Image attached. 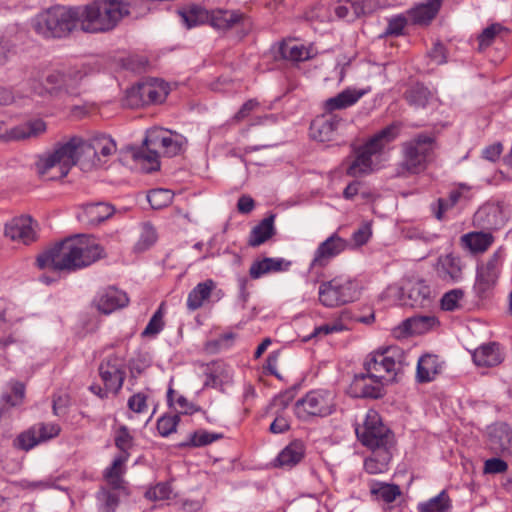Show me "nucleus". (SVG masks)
<instances>
[{
	"mask_svg": "<svg viewBox=\"0 0 512 512\" xmlns=\"http://www.w3.org/2000/svg\"><path fill=\"white\" fill-rule=\"evenodd\" d=\"M127 493L126 490L101 489L97 494L99 502V512H115L118 504L120 493Z\"/></svg>",
	"mask_w": 512,
	"mask_h": 512,
	"instance_id": "nucleus-45",
	"label": "nucleus"
},
{
	"mask_svg": "<svg viewBox=\"0 0 512 512\" xmlns=\"http://www.w3.org/2000/svg\"><path fill=\"white\" fill-rule=\"evenodd\" d=\"M166 135L161 137H146L144 143H150L165 157H175L185 152L188 141L186 137L173 130H165Z\"/></svg>",
	"mask_w": 512,
	"mask_h": 512,
	"instance_id": "nucleus-18",
	"label": "nucleus"
},
{
	"mask_svg": "<svg viewBox=\"0 0 512 512\" xmlns=\"http://www.w3.org/2000/svg\"><path fill=\"white\" fill-rule=\"evenodd\" d=\"M171 493L172 489L168 483H158L156 486L148 490L146 495L152 500H166L170 498Z\"/></svg>",
	"mask_w": 512,
	"mask_h": 512,
	"instance_id": "nucleus-62",
	"label": "nucleus"
},
{
	"mask_svg": "<svg viewBox=\"0 0 512 512\" xmlns=\"http://www.w3.org/2000/svg\"><path fill=\"white\" fill-rule=\"evenodd\" d=\"M441 365L436 355L426 354L417 363L416 380L419 383L431 382L440 373Z\"/></svg>",
	"mask_w": 512,
	"mask_h": 512,
	"instance_id": "nucleus-35",
	"label": "nucleus"
},
{
	"mask_svg": "<svg viewBox=\"0 0 512 512\" xmlns=\"http://www.w3.org/2000/svg\"><path fill=\"white\" fill-rule=\"evenodd\" d=\"M103 253V248L93 236L76 235L39 255L37 264L40 268L72 272L95 263Z\"/></svg>",
	"mask_w": 512,
	"mask_h": 512,
	"instance_id": "nucleus-2",
	"label": "nucleus"
},
{
	"mask_svg": "<svg viewBox=\"0 0 512 512\" xmlns=\"http://www.w3.org/2000/svg\"><path fill=\"white\" fill-rule=\"evenodd\" d=\"M508 470V464L500 458H490L484 463V474H502Z\"/></svg>",
	"mask_w": 512,
	"mask_h": 512,
	"instance_id": "nucleus-61",
	"label": "nucleus"
},
{
	"mask_svg": "<svg viewBox=\"0 0 512 512\" xmlns=\"http://www.w3.org/2000/svg\"><path fill=\"white\" fill-rule=\"evenodd\" d=\"M357 438L366 447L372 449L392 448L393 434L382 423L374 410H369L362 425L355 429Z\"/></svg>",
	"mask_w": 512,
	"mask_h": 512,
	"instance_id": "nucleus-12",
	"label": "nucleus"
},
{
	"mask_svg": "<svg viewBox=\"0 0 512 512\" xmlns=\"http://www.w3.org/2000/svg\"><path fill=\"white\" fill-rule=\"evenodd\" d=\"M157 239L156 230L151 225H144L141 235L134 246L136 252H143L149 249Z\"/></svg>",
	"mask_w": 512,
	"mask_h": 512,
	"instance_id": "nucleus-52",
	"label": "nucleus"
},
{
	"mask_svg": "<svg viewBox=\"0 0 512 512\" xmlns=\"http://www.w3.org/2000/svg\"><path fill=\"white\" fill-rule=\"evenodd\" d=\"M360 289L356 281L337 276L329 281H323L319 285V302L328 308H335L357 300Z\"/></svg>",
	"mask_w": 512,
	"mask_h": 512,
	"instance_id": "nucleus-9",
	"label": "nucleus"
},
{
	"mask_svg": "<svg viewBox=\"0 0 512 512\" xmlns=\"http://www.w3.org/2000/svg\"><path fill=\"white\" fill-rule=\"evenodd\" d=\"M398 137L397 130H379L361 145H353V161L346 170L351 177L368 175L373 171L372 157L383 153L385 148Z\"/></svg>",
	"mask_w": 512,
	"mask_h": 512,
	"instance_id": "nucleus-6",
	"label": "nucleus"
},
{
	"mask_svg": "<svg viewBox=\"0 0 512 512\" xmlns=\"http://www.w3.org/2000/svg\"><path fill=\"white\" fill-rule=\"evenodd\" d=\"M36 222L28 215L12 218L5 224V236L12 241L29 245L36 241Z\"/></svg>",
	"mask_w": 512,
	"mask_h": 512,
	"instance_id": "nucleus-17",
	"label": "nucleus"
},
{
	"mask_svg": "<svg viewBox=\"0 0 512 512\" xmlns=\"http://www.w3.org/2000/svg\"><path fill=\"white\" fill-rule=\"evenodd\" d=\"M409 305L411 307L424 308L431 304V289L423 280L412 284L408 290Z\"/></svg>",
	"mask_w": 512,
	"mask_h": 512,
	"instance_id": "nucleus-41",
	"label": "nucleus"
},
{
	"mask_svg": "<svg viewBox=\"0 0 512 512\" xmlns=\"http://www.w3.org/2000/svg\"><path fill=\"white\" fill-rule=\"evenodd\" d=\"M84 74L79 70H71L67 73L53 71L46 77L50 89L55 91L63 99L66 107L70 109V116L75 119L85 117L92 106L88 104H78L77 97L80 92L78 86Z\"/></svg>",
	"mask_w": 512,
	"mask_h": 512,
	"instance_id": "nucleus-7",
	"label": "nucleus"
},
{
	"mask_svg": "<svg viewBox=\"0 0 512 512\" xmlns=\"http://www.w3.org/2000/svg\"><path fill=\"white\" fill-rule=\"evenodd\" d=\"M41 442L59 435L60 426L56 423H38L33 426Z\"/></svg>",
	"mask_w": 512,
	"mask_h": 512,
	"instance_id": "nucleus-57",
	"label": "nucleus"
},
{
	"mask_svg": "<svg viewBox=\"0 0 512 512\" xmlns=\"http://www.w3.org/2000/svg\"><path fill=\"white\" fill-rule=\"evenodd\" d=\"M279 53L283 59L292 62L309 60L315 54L312 46H305L293 39L283 40L279 46Z\"/></svg>",
	"mask_w": 512,
	"mask_h": 512,
	"instance_id": "nucleus-28",
	"label": "nucleus"
},
{
	"mask_svg": "<svg viewBox=\"0 0 512 512\" xmlns=\"http://www.w3.org/2000/svg\"><path fill=\"white\" fill-rule=\"evenodd\" d=\"M25 399V385L22 382L11 380L7 384V390L3 392L1 401L4 407H17L23 404Z\"/></svg>",
	"mask_w": 512,
	"mask_h": 512,
	"instance_id": "nucleus-42",
	"label": "nucleus"
},
{
	"mask_svg": "<svg viewBox=\"0 0 512 512\" xmlns=\"http://www.w3.org/2000/svg\"><path fill=\"white\" fill-rule=\"evenodd\" d=\"M116 151V144L111 138H96L91 142L74 136L64 143L56 145L36 162V171L44 180H59L67 176L70 169L83 158L91 167L101 166L99 155L110 156Z\"/></svg>",
	"mask_w": 512,
	"mask_h": 512,
	"instance_id": "nucleus-1",
	"label": "nucleus"
},
{
	"mask_svg": "<svg viewBox=\"0 0 512 512\" xmlns=\"http://www.w3.org/2000/svg\"><path fill=\"white\" fill-rule=\"evenodd\" d=\"M370 492L377 499L383 500L385 503H392L401 495L400 487L396 484L373 481L370 484Z\"/></svg>",
	"mask_w": 512,
	"mask_h": 512,
	"instance_id": "nucleus-43",
	"label": "nucleus"
},
{
	"mask_svg": "<svg viewBox=\"0 0 512 512\" xmlns=\"http://www.w3.org/2000/svg\"><path fill=\"white\" fill-rule=\"evenodd\" d=\"M18 442L20 448L28 451L41 443L36 431L34 430L33 426L26 432L22 433L18 437Z\"/></svg>",
	"mask_w": 512,
	"mask_h": 512,
	"instance_id": "nucleus-60",
	"label": "nucleus"
},
{
	"mask_svg": "<svg viewBox=\"0 0 512 512\" xmlns=\"http://www.w3.org/2000/svg\"><path fill=\"white\" fill-rule=\"evenodd\" d=\"M215 282L207 279L198 283L188 294L186 306L189 311H195L203 306L215 289Z\"/></svg>",
	"mask_w": 512,
	"mask_h": 512,
	"instance_id": "nucleus-37",
	"label": "nucleus"
},
{
	"mask_svg": "<svg viewBox=\"0 0 512 512\" xmlns=\"http://www.w3.org/2000/svg\"><path fill=\"white\" fill-rule=\"evenodd\" d=\"M505 28L499 24L494 23L486 27L479 36L480 49L490 46L497 35L503 32Z\"/></svg>",
	"mask_w": 512,
	"mask_h": 512,
	"instance_id": "nucleus-56",
	"label": "nucleus"
},
{
	"mask_svg": "<svg viewBox=\"0 0 512 512\" xmlns=\"http://www.w3.org/2000/svg\"><path fill=\"white\" fill-rule=\"evenodd\" d=\"M464 266L459 256L450 253L438 257L435 271L442 281L454 284L463 279Z\"/></svg>",
	"mask_w": 512,
	"mask_h": 512,
	"instance_id": "nucleus-20",
	"label": "nucleus"
},
{
	"mask_svg": "<svg viewBox=\"0 0 512 512\" xmlns=\"http://www.w3.org/2000/svg\"><path fill=\"white\" fill-rule=\"evenodd\" d=\"M163 312H162V305L159 307V309L152 315L150 318L147 326L145 327L144 331L142 332L143 336H155L158 333H160L164 327V321H163Z\"/></svg>",
	"mask_w": 512,
	"mask_h": 512,
	"instance_id": "nucleus-55",
	"label": "nucleus"
},
{
	"mask_svg": "<svg viewBox=\"0 0 512 512\" xmlns=\"http://www.w3.org/2000/svg\"><path fill=\"white\" fill-rule=\"evenodd\" d=\"M460 243L472 254L484 253L494 243V236L491 232L473 231L462 235Z\"/></svg>",
	"mask_w": 512,
	"mask_h": 512,
	"instance_id": "nucleus-30",
	"label": "nucleus"
},
{
	"mask_svg": "<svg viewBox=\"0 0 512 512\" xmlns=\"http://www.w3.org/2000/svg\"><path fill=\"white\" fill-rule=\"evenodd\" d=\"M506 217L501 203H486L474 214L473 224L486 230H496L505 224Z\"/></svg>",
	"mask_w": 512,
	"mask_h": 512,
	"instance_id": "nucleus-19",
	"label": "nucleus"
},
{
	"mask_svg": "<svg viewBox=\"0 0 512 512\" xmlns=\"http://www.w3.org/2000/svg\"><path fill=\"white\" fill-rule=\"evenodd\" d=\"M451 499L445 490H442L437 496L426 502L419 503V512H450Z\"/></svg>",
	"mask_w": 512,
	"mask_h": 512,
	"instance_id": "nucleus-44",
	"label": "nucleus"
},
{
	"mask_svg": "<svg viewBox=\"0 0 512 512\" xmlns=\"http://www.w3.org/2000/svg\"><path fill=\"white\" fill-rule=\"evenodd\" d=\"M407 24V20L402 15L392 17L388 21V25L385 29V36H399L403 33V30Z\"/></svg>",
	"mask_w": 512,
	"mask_h": 512,
	"instance_id": "nucleus-59",
	"label": "nucleus"
},
{
	"mask_svg": "<svg viewBox=\"0 0 512 512\" xmlns=\"http://www.w3.org/2000/svg\"><path fill=\"white\" fill-rule=\"evenodd\" d=\"M169 94V85L163 80L150 78L138 83L126 91L123 105L139 108L151 104H160Z\"/></svg>",
	"mask_w": 512,
	"mask_h": 512,
	"instance_id": "nucleus-11",
	"label": "nucleus"
},
{
	"mask_svg": "<svg viewBox=\"0 0 512 512\" xmlns=\"http://www.w3.org/2000/svg\"><path fill=\"white\" fill-rule=\"evenodd\" d=\"M309 138L323 144L325 147L344 144L343 137L338 130H309Z\"/></svg>",
	"mask_w": 512,
	"mask_h": 512,
	"instance_id": "nucleus-47",
	"label": "nucleus"
},
{
	"mask_svg": "<svg viewBox=\"0 0 512 512\" xmlns=\"http://www.w3.org/2000/svg\"><path fill=\"white\" fill-rule=\"evenodd\" d=\"M129 14L130 5L126 0H100L78 12V23L84 32L103 33L113 30Z\"/></svg>",
	"mask_w": 512,
	"mask_h": 512,
	"instance_id": "nucleus-3",
	"label": "nucleus"
},
{
	"mask_svg": "<svg viewBox=\"0 0 512 512\" xmlns=\"http://www.w3.org/2000/svg\"><path fill=\"white\" fill-rule=\"evenodd\" d=\"M222 437V434L211 433L201 429L190 434L189 439L180 443L179 447H203L221 439Z\"/></svg>",
	"mask_w": 512,
	"mask_h": 512,
	"instance_id": "nucleus-46",
	"label": "nucleus"
},
{
	"mask_svg": "<svg viewBox=\"0 0 512 512\" xmlns=\"http://www.w3.org/2000/svg\"><path fill=\"white\" fill-rule=\"evenodd\" d=\"M128 457L129 454L117 456L113 460L112 465L105 470L104 476L114 490H126L122 475L124 473V464Z\"/></svg>",
	"mask_w": 512,
	"mask_h": 512,
	"instance_id": "nucleus-39",
	"label": "nucleus"
},
{
	"mask_svg": "<svg viewBox=\"0 0 512 512\" xmlns=\"http://www.w3.org/2000/svg\"><path fill=\"white\" fill-rule=\"evenodd\" d=\"M375 8V0H338L334 12L339 19L352 21L361 15L373 12Z\"/></svg>",
	"mask_w": 512,
	"mask_h": 512,
	"instance_id": "nucleus-22",
	"label": "nucleus"
},
{
	"mask_svg": "<svg viewBox=\"0 0 512 512\" xmlns=\"http://www.w3.org/2000/svg\"><path fill=\"white\" fill-rule=\"evenodd\" d=\"M30 24L33 31L43 38H62L76 28L78 11L56 5L38 13L31 19Z\"/></svg>",
	"mask_w": 512,
	"mask_h": 512,
	"instance_id": "nucleus-4",
	"label": "nucleus"
},
{
	"mask_svg": "<svg viewBox=\"0 0 512 512\" xmlns=\"http://www.w3.org/2000/svg\"><path fill=\"white\" fill-rule=\"evenodd\" d=\"M144 144L140 149H132V158L144 173H152L160 169L159 151L151 146L150 143Z\"/></svg>",
	"mask_w": 512,
	"mask_h": 512,
	"instance_id": "nucleus-24",
	"label": "nucleus"
},
{
	"mask_svg": "<svg viewBox=\"0 0 512 512\" xmlns=\"http://www.w3.org/2000/svg\"><path fill=\"white\" fill-rule=\"evenodd\" d=\"M348 247V242L334 233L325 241L321 242L314 252L313 259L309 265L310 270L326 267L333 258L340 255Z\"/></svg>",
	"mask_w": 512,
	"mask_h": 512,
	"instance_id": "nucleus-16",
	"label": "nucleus"
},
{
	"mask_svg": "<svg viewBox=\"0 0 512 512\" xmlns=\"http://www.w3.org/2000/svg\"><path fill=\"white\" fill-rule=\"evenodd\" d=\"M213 28L218 30H228L232 27L242 24H248V18L236 10L217 9L209 12V22Z\"/></svg>",
	"mask_w": 512,
	"mask_h": 512,
	"instance_id": "nucleus-23",
	"label": "nucleus"
},
{
	"mask_svg": "<svg viewBox=\"0 0 512 512\" xmlns=\"http://www.w3.org/2000/svg\"><path fill=\"white\" fill-rule=\"evenodd\" d=\"M442 0H428L426 3L419 4L409 11V16L416 24H427L437 15Z\"/></svg>",
	"mask_w": 512,
	"mask_h": 512,
	"instance_id": "nucleus-38",
	"label": "nucleus"
},
{
	"mask_svg": "<svg viewBox=\"0 0 512 512\" xmlns=\"http://www.w3.org/2000/svg\"><path fill=\"white\" fill-rule=\"evenodd\" d=\"M262 111V104L257 99H249L246 101L239 111L234 115L230 125H237L241 121L248 119L252 114Z\"/></svg>",
	"mask_w": 512,
	"mask_h": 512,
	"instance_id": "nucleus-50",
	"label": "nucleus"
},
{
	"mask_svg": "<svg viewBox=\"0 0 512 512\" xmlns=\"http://www.w3.org/2000/svg\"><path fill=\"white\" fill-rule=\"evenodd\" d=\"M99 374L106 390L118 393L126 376L124 360L116 355L108 356L100 364Z\"/></svg>",
	"mask_w": 512,
	"mask_h": 512,
	"instance_id": "nucleus-15",
	"label": "nucleus"
},
{
	"mask_svg": "<svg viewBox=\"0 0 512 512\" xmlns=\"http://www.w3.org/2000/svg\"><path fill=\"white\" fill-rule=\"evenodd\" d=\"M180 421V416L175 415H164L157 421V430L163 437H167L176 431L177 425Z\"/></svg>",
	"mask_w": 512,
	"mask_h": 512,
	"instance_id": "nucleus-53",
	"label": "nucleus"
},
{
	"mask_svg": "<svg viewBox=\"0 0 512 512\" xmlns=\"http://www.w3.org/2000/svg\"><path fill=\"white\" fill-rule=\"evenodd\" d=\"M208 10L198 5L183 7L178 11L181 21L187 28H192L209 22Z\"/></svg>",
	"mask_w": 512,
	"mask_h": 512,
	"instance_id": "nucleus-40",
	"label": "nucleus"
},
{
	"mask_svg": "<svg viewBox=\"0 0 512 512\" xmlns=\"http://www.w3.org/2000/svg\"><path fill=\"white\" fill-rule=\"evenodd\" d=\"M113 213L114 209L112 206L107 203L98 202L83 206L78 218L88 225L96 226L112 216Z\"/></svg>",
	"mask_w": 512,
	"mask_h": 512,
	"instance_id": "nucleus-31",
	"label": "nucleus"
},
{
	"mask_svg": "<svg viewBox=\"0 0 512 512\" xmlns=\"http://www.w3.org/2000/svg\"><path fill=\"white\" fill-rule=\"evenodd\" d=\"M405 101L413 108H425L428 105H434L438 102L435 93L426 86L416 83L410 86L403 95Z\"/></svg>",
	"mask_w": 512,
	"mask_h": 512,
	"instance_id": "nucleus-27",
	"label": "nucleus"
},
{
	"mask_svg": "<svg viewBox=\"0 0 512 512\" xmlns=\"http://www.w3.org/2000/svg\"><path fill=\"white\" fill-rule=\"evenodd\" d=\"M129 302V299L125 292L109 287L99 294L96 305L99 311L104 314H110L113 311L125 307Z\"/></svg>",
	"mask_w": 512,
	"mask_h": 512,
	"instance_id": "nucleus-26",
	"label": "nucleus"
},
{
	"mask_svg": "<svg viewBox=\"0 0 512 512\" xmlns=\"http://www.w3.org/2000/svg\"><path fill=\"white\" fill-rule=\"evenodd\" d=\"M128 407L131 411L141 414L147 412V396L144 393H136L128 399Z\"/></svg>",
	"mask_w": 512,
	"mask_h": 512,
	"instance_id": "nucleus-63",
	"label": "nucleus"
},
{
	"mask_svg": "<svg viewBox=\"0 0 512 512\" xmlns=\"http://www.w3.org/2000/svg\"><path fill=\"white\" fill-rule=\"evenodd\" d=\"M290 266L291 262L284 258L265 257L252 263L249 275L252 279H259L268 273L287 271Z\"/></svg>",
	"mask_w": 512,
	"mask_h": 512,
	"instance_id": "nucleus-29",
	"label": "nucleus"
},
{
	"mask_svg": "<svg viewBox=\"0 0 512 512\" xmlns=\"http://www.w3.org/2000/svg\"><path fill=\"white\" fill-rule=\"evenodd\" d=\"M408 365V355L405 350L392 345L369 353L363 362V369L376 376H383V381L386 383H392L397 381L398 376Z\"/></svg>",
	"mask_w": 512,
	"mask_h": 512,
	"instance_id": "nucleus-5",
	"label": "nucleus"
},
{
	"mask_svg": "<svg viewBox=\"0 0 512 512\" xmlns=\"http://www.w3.org/2000/svg\"><path fill=\"white\" fill-rule=\"evenodd\" d=\"M173 197L171 190L158 188L149 191L147 200L153 209H162L172 202Z\"/></svg>",
	"mask_w": 512,
	"mask_h": 512,
	"instance_id": "nucleus-48",
	"label": "nucleus"
},
{
	"mask_svg": "<svg viewBox=\"0 0 512 512\" xmlns=\"http://www.w3.org/2000/svg\"><path fill=\"white\" fill-rule=\"evenodd\" d=\"M474 363L477 366L493 367L499 365L504 357L499 344L492 342L478 347L472 354Z\"/></svg>",
	"mask_w": 512,
	"mask_h": 512,
	"instance_id": "nucleus-32",
	"label": "nucleus"
},
{
	"mask_svg": "<svg viewBox=\"0 0 512 512\" xmlns=\"http://www.w3.org/2000/svg\"><path fill=\"white\" fill-rule=\"evenodd\" d=\"M436 323L437 320L433 316H420L407 319L404 326L409 333H423Z\"/></svg>",
	"mask_w": 512,
	"mask_h": 512,
	"instance_id": "nucleus-49",
	"label": "nucleus"
},
{
	"mask_svg": "<svg viewBox=\"0 0 512 512\" xmlns=\"http://www.w3.org/2000/svg\"><path fill=\"white\" fill-rule=\"evenodd\" d=\"M369 91V89H357L349 87L338 93L336 96L328 98L324 104L325 110L332 112L335 110L351 107Z\"/></svg>",
	"mask_w": 512,
	"mask_h": 512,
	"instance_id": "nucleus-25",
	"label": "nucleus"
},
{
	"mask_svg": "<svg viewBox=\"0 0 512 512\" xmlns=\"http://www.w3.org/2000/svg\"><path fill=\"white\" fill-rule=\"evenodd\" d=\"M489 448L495 454L512 455V429L506 423H497L490 428Z\"/></svg>",
	"mask_w": 512,
	"mask_h": 512,
	"instance_id": "nucleus-21",
	"label": "nucleus"
},
{
	"mask_svg": "<svg viewBox=\"0 0 512 512\" xmlns=\"http://www.w3.org/2000/svg\"><path fill=\"white\" fill-rule=\"evenodd\" d=\"M503 261L504 251L499 248L485 262L477 266L474 290L479 297H486L496 285Z\"/></svg>",
	"mask_w": 512,
	"mask_h": 512,
	"instance_id": "nucleus-13",
	"label": "nucleus"
},
{
	"mask_svg": "<svg viewBox=\"0 0 512 512\" xmlns=\"http://www.w3.org/2000/svg\"><path fill=\"white\" fill-rule=\"evenodd\" d=\"M371 234L372 232L370 226L364 224L353 232L352 239L356 245L361 246L368 242V240L371 237Z\"/></svg>",
	"mask_w": 512,
	"mask_h": 512,
	"instance_id": "nucleus-64",
	"label": "nucleus"
},
{
	"mask_svg": "<svg viewBox=\"0 0 512 512\" xmlns=\"http://www.w3.org/2000/svg\"><path fill=\"white\" fill-rule=\"evenodd\" d=\"M275 218V214H270L252 228L248 238L249 246L258 247L275 235Z\"/></svg>",
	"mask_w": 512,
	"mask_h": 512,
	"instance_id": "nucleus-33",
	"label": "nucleus"
},
{
	"mask_svg": "<svg viewBox=\"0 0 512 512\" xmlns=\"http://www.w3.org/2000/svg\"><path fill=\"white\" fill-rule=\"evenodd\" d=\"M462 289H452L446 292L441 299V308L445 311H454L459 308V302L463 299Z\"/></svg>",
	"mask_w": 512,
	"mask_h": 512,
	"instance_id": "nucleus-54",
	"label": "nucleus"
},
{
	"mask_svg": "<svg viewBox=\"0 0 512 512\" xmlns=\"http://www.w3.org/2000/svg\"><path fill=\"white\" fill-rule=\"evenodd\" d=\"M391 458V448L372 449V455L364 461V469L372 475L382 474L388 470Z\"/></svg>",
	"mask_w": 512,
	"mask_h": 512,
	"instance_id": "nucleus-36",
	"label": "nucleus"
},
{
	"mask_svg": "<svg viewBox=\"0 0 512 512\" xmlns=\"http://www.w3.org/2000/svg\"><path fill=\"white\" fill-rule=\"evenodd\" d=\"M305 448L302 442L293 441L288 444L276 457L275 467L291 469L303 459Z\"/></svg>",
	"mask_w": 512,
	"mask_h": 512,
	"instance_id": "nucleus-34",
	"label": "nucleus"
},
{
	"mask_svg": "<svg viewBox=\"0 0 512 512\" xmlns=\"http://www.w3.org/2000/svg\"><path fill=\"white\" fill-rule=\"evenodd\" d=\"M44 130H4L0 133V140L3 142L25 141L38 138Z\"/></svg>",
	"mask_w": 512,
	"mask_h": 512,
	"instance_id": "nucleus-51",
	"label": "nucleus"
},
{
	"mask_svg": "<svg viewBox=\"0 0 512 512\" xmlns=\"http://www.w3.org/2000/svg\"><path fill=\"white\" fill-rule=\"evenodd\" d=\"M335 399L332 392L323 389L309 391L298 399L294 413L299 420L310 421L315 417H327L335 411Z\"/></svg>",
	"mask_w": 512,
	"mask_h": 512,
	"instance_id": "nucleus-10",
	"label": "nucleus"
},
{
	"mask_svg": "<svg viewBox=\"0 0 512 512\" xmlns=\"http://www.w3.org/2000/svg\"><path fill=\"white\" fill-rule=\"evenodd\" d=\"M383 376H376L372 373L362 372L355 374L349 386V394L355 398L378 399L384 395Z\"/></svg>",
	"mask_w": 512,
	"mask_h": 512,
	"instance_id": "nucleus-14",
	"label": "nucleus"
},
{
	"mask_svg": "<svg viewBox=\"0 0 512 512\" xmlns=\"http://www.w3.org/2000/svg\"><path fill=\"white\" fill-rule=\"evenodd\" d=\"M435 148V137L421 133L401 144V161L398 175H414L424 171L430 154Z\"/></svg>",
	"mask_w": 512,
	"mask_h": 512,
	"instance_id": "nucleus-8",
	"label": "nucleus"
},
{
	"mask_svg": "<svg viewBox=\"0 0 512 512\" xmlns=\"http://www.w3.org/2000/svg\"><path fill=\"white\" fill-rule=\"evenodd\" d=\"M115 445L122 451L121 455L129 454V449L133 446V437L130 435L126 426H121L115 436Z\"/></svg>",
	"mask_w": 512,
	"mask_h": 512,
	"instance_id": "nucleus-58",
	"label": "nucleus"
}]
</instances>
